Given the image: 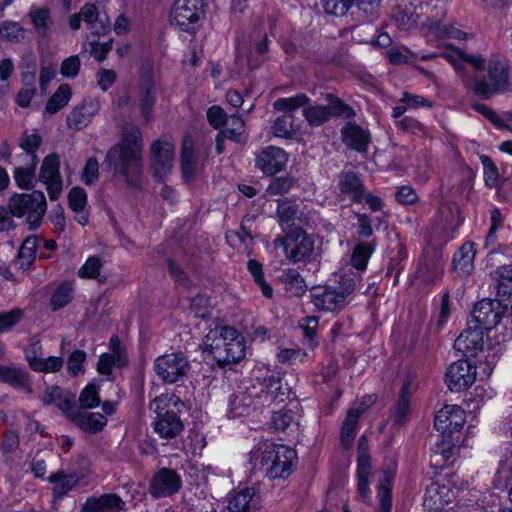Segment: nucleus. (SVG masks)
<instances>
[{"instance_id":"obj_1","label":"nucleus","mask_w":512,"mask_h":512,"mask_svg":"<svg viewBox=\"0 0 512 512\" xmlns=\"http://www.w3.org/2000/svg\"><path fill=\"white\" fill-rule=\"evenodd\" d=\"M440 56L449 61L460 74L466 89L482 99L488 100L497 93H504L510 86L509 64L503 57L494 55L487 64L488 80L483 77H469L464 71L463 63L470 64L475 70L484 68L485 59L477 54H468L461 49H453Z\"/></svg>"},{"instance_id":"obj_2","label":"nucleus","mask_w":512,"mask_h":512,"mask_svg":"<svg viewBox=\"0 0 512 512\" xmlns=\"http://www.w3.org/2000/svg\"><path fill=\"white\" fill-rule=\"evenodd\" d=\"M143 140L140 128L127 123L120 141L106 153L103 166L120 175L130 187H138L143 175Z\"/></svg>"},{"instance_id":"obj_3","label":"nucleus","mask_w":512,"mask_h":512,"mask_svg":"<svg viewBox=\"0 0 512 512\" xmlns=\"http://www.w3.org/2000/svg\"><path fill=\"white\" fill-rule=\"evenodd\" d=\"M178 404L183 405L178 397L170 394H161L150 402V410L156 413L153 429L163 439H173L183 431L180 417L170 409Z\"/></svg>"},{"instance_id":"obj_4","label":"nucleus","mask_w":512,"mask_h":512,"mask_svg":"<svg viewBox=\"0 0 512 512\" xmlns=\"http://www.w3.org/2000/svg\"><path fill=\"white\" fill-rule=\"evenodd\" d=\"M296 459L295 450L284 445L272 444L261 454V469L271 480L286 479L292 474Z\"/></svg>"},{"instance_id":"obj_5","label":"nucleus","mask_w":512,"mask_h":512,"mask_svg":"<svg viewBox=\"0 0 512 512\" xmlns=\"http://www.w3.org/2000/svg\"><path fill=\"white\" fill-rule=\"evenodd\" d=\"M465 419V412L458 405H445L436 413L434 427L442 434L443 438L441 443L437 444L436 452L441 454L444 460H448L452 456L450 435L463 427Z\"/></svg>"},{"instance_id":"obj_6","label":"nucleus","mask_w":512,"mask_h":512,"mask_svg":"<svg viewBox=\"0 0 512 512\" xmlns=\"http://www.w3.org/2000/svg\"><path fill=\"white\" fill-rule=\"evenodd\" d=\"M8 209L15 217H25L30 229H36L46 213V198L41 191L14 194L9 199Z\"/></svg>"},{"instance_id":"obj_7","label":"nucleus","mask_w":512,"mask_h":512,"mask_svg":"<svg viewBox=\"0 0 512 512\" xmlns=\"http://www.w3.org/2000/svg\"><path fill=\"white\" fill-rule=\"evenodd\" d=\"M276 248L282 247L285 257L292 263H306L315 255V241L304 229H294L274 239Z\"/></svg>"},{"instance_id":"obj_8","label":"nucleus","mask_w":512,"mask_h":512,"mask_svg":"<svg viewBox=\"0 0 512 512\" xmlns=\"http://www.w3.org/2000/svg\"><path fill=\"white\" fill-rule=\"evenodd\" d=\"M205 15L203 0H175L170 11V21L180 30L194 33Z\"/></svg>"},{"instance_id":"obj_9","label":"nucleus","mask_w":512,"mask_h":512,"mask_svg":"<svg viewBox=\"0 0 512 512\" xmlns=\"http://www.w3.org/2000/svg\"><path fill=\"white\" fill-rule=\"evenodd\" d=\"M154 369L163 382L172 384L187 374L190 364L183 353L172 352L156 358Z\"/></svg>"},{"instance_id":"obj_10","label":"nucleus","mask_w":512,"mask_h":512,"mask_svg":"<svg viewBox=\"0 0 512 512\" xmlns=\"http://www.w3.org/2000/svg\"><path fill=\"white\" fill-rule=\"evenodd\" d=\"M504 301L496 299H483L475 304L472 311L473 320L485 330L495 328L502 318V316L510 310V307L504 306Z\"/></svg>"},{"instance_id":"obj_11","label":"nucleus","mask_w":512,"mask_h":512,"mask_svg":"<svg viewBox=\"0 0 512 512\" xmlns=\"http://www.w3.org/2000/svg\"><path fill=\"white\" fill-rule=\"evenodd\" d=\"M174 144L167 140H156L151 144V168L158 180L167 176L174 163Z\"/></svg>"},{"instance_id":"obj_12","label":"nucleus","mask_w":512,"mask_h":512,"mask_svg":"<svg viewBox=\"0 0 512 512\" xmlns=\"http://www.w3.org/2000/svg\"><path fill=\"white\" fill-rule=\"evenodd\" d=\"M276 216L285 234L294 229H303L308 224V218L299 205L288 198L277 201Z\"/></svg>"},{"instance_id":"obj_13","label":"nucleus","mask_w":512,"mask_h":512,"mask_svg":"<svg viewBox=\"0 0 512 512\" xmlns=\"http://www.w3.org/2000/svg\"><path fill=\"white\" fill-rule=\"evenodd\" d=\"M39 180L46 185L51 200H57L63 189L60 175V157L56 154L47 155L41 164Z\"/></svg>"},{"instance_id":"obj_14","label":"nucleus","mask_w":512,"mask_h":512,"mask_svg":"<svg viewBox=\"0 0 512 512\" xmlns=\"http://www.w3.org/2000/svg\"><path fill=\"white\" fill-rule=\"evenodd\" d=\"M181 486V477L175 470L161 468L149 482V493L154 498L169 497L177 493Z\"/></svg>"},{"instance_id":"obj_15","label":"nucleus","mask_w":512,"mask_h":512,"mask_svg":"<svg viewBox=\"0 0 512 512\" xmlns=\"http://www.w3.org/2000/svg\"><path fill=\"white\" fill-rule=\"evenodd\" d=\"M476 367L468 360L452 363L446 372V383L451 391L460 392L469 388L476 380Z\"/></svg>"},{"instance_id":"obj_16","label":"nucleus","mask_w":512,"mask_h":512,"mask_svg":"<svg viewBox=\"0 0 512 512\" xmlns=\"http://www.w3.org/2000/svg\"><path fill=\"white\" fill-rule=\"evenodd\" d=\"M137 95L141 115L144 118L145 123L148 124L152 120L156 104V87L153 80V74L150 70L141 72Z\"/></svg>"},{"instance_id":"obj_17","label":"nucleus","mask_w":512,"mask_h":512,"mask_svg":"<svg viewBox=\"0 0 512 512\" xmlns=\"http://www.w3.org/2000/svg\"><path fill=\"white\" fill-rule=\"evenodd\" d=\"M201 151L196 149L191 136H185L181 148V174L185 182L194 181L197 173L202 169L200 163Z\"/></svg>"},{"instance_id":"obj_18","label":"nucleus","mask_w":512,"mask_h":512,"mask_svg":"<svg viewBox=\"0 0 512 512\" xmlns=\"http://www.w3.org/2000/svg\"><path fill=\"white\" fill-rule=\"evenodd\" d=\"M310 300L315 308L320 311L336 312L346 306L343 295H339L337 288L334 286L314 287L310 292Z\"/></svg>"},{"instance_id":"obj_19","label":"nucleus","mask_w":512,"mask_h":512,"mask_svg":"<svg viewBox=\"0 0 512 512\" xmlns=\"http://www.w3.org/2000/svg\"><path fill=\"white\" fill-rule=\"evenodd\" d=\"M371 474V459L368 453V440L361 436L358 441L357 478L358 493L361 499L366 502L369 499V476Z\"/></svg>"},{"instance_id":"obj_20","label":"nucleus","mask_w":512,"mask_h":512,"mask_svg":"<svg viewBox=\"0 0 512 512\" xmlns=\"http://www.w3.org/2000/svg\"><path fill=\"white\" fill-rule=\"evenodd\" d=\"M454 499V493L446 485L432 482L427 486L423 505L429 512H448L445 506Z\"/></svg>"},{"instance_id":"obj_21","label":"nucleus","mask_w":512,"mask_h":512,"mask_svg":"<svg viewBox=\"0 0 512 512\" xmlns=\"http://www.w3.org/2000/svg\"><path fill=\"white\" fill-rule=\"evenodd\" d=\"M287 154L281 148L269 146L256 156V166L267 175H274L284 169Z\"/></svg>"},{"instance_id":"obj_22","label":"nucleus","mask_w":512,"mask_h":512,"mask_svg":"<svg viewBox=\"0 0 512 512\" xmlns=\"http://www.w3.org/2000/svg\"><path fill=\"white\" fill-rule=\"evenodd\" d=\"M225 335L228 340L224 354L218 353V364L225 366L236 363L245 356L244 338L233 327L225 326Z\"/></svg>"},{"instance_id":"obj_23","label":"nucleus","mask_w":512,"mask_h":512,"mask_svg":"<svg viewBox=\"0 0 512 512\" xmlns=\"http://www.w3.org/2000/svg\"><path fill=\"white\" fill-rule=\"evenodd\" d=\"M484 346V333L481 327L467 328L455 340L454 348L464 355L476 356Z\"/></svg>"},{"instance_id":"obj_24","label":"nucleus","mask_w":512,"mask_h":512,"mask_svg":"<svg viewBox=\"0 0 512 512\" xmlns=\"http://www.w3.org/2000/svg\"><path fill=\"white\" fill-rule=\"evenodd\" d=\"M343 143L359 153H367L371 140L370 132L356 123L348 122L341 129Z\"/></svg>"},{"instance_id":"obj_25","label":"nucleus","mask_w":512,"mask_h":512,"mask_svg":"<svg viewBox=\"0 0 512 512\" xmlns=\"http://www.w3.org/2000/svg\"><path fill=\"white\" fill-rule=\"evenodd\" d=\"M125 502L115 493L103 494L99 497H89L82 505L81 512H120L125 508Z\"/></svg>"},{"instance_id":"obj_26","label":"nucleus","mask_w":512,"mask_h":512,"mask_svg":"<svg viewBox=\"0 0 512 512\" xmlns=\"http://www.w3.org/2000/svg\"><path fill=\"white\" fill-rule=\"evenodd\" d=\"M99 111V102L94 99L84 100L76 106L67 116L70 128L80 130L86 127Z\"/></svg>"},{"instance_id":"obj_27","label":"nucleus","mask_w":512,"mask_h":512,"mask_svg":"<svg viewBox=\"0 0 512 512\" xmlns=\"http://www.w3.org/2000/svg\"><path fill=\"white\" fill-rule=\"evenodd\" d=\"M493 279L497 283L496 297L504 301V306L510 307L512 313V264L503 265L493 273Z\"/></svg>"},{"instance_id":"obj_28","label":"nucleus","mask_w":512,"mask_h":512,"mask_svg":"<svg viewBox=\"0 0 512 512\" xmlns=\"http://www.w3.org/2000/svg\"><path fill=\"white\" fill-rule=\"evenodd\" d=\"M80 16L89 29L98 35H105L110 30L108 16H100L95 4L86 3L80 10Z\"/></svg>"},{"instance_id":"obj_29","label":"nucleus","mask_w":512,"mask_h":512,"mask_svg":"<svg viewBox=\"0 0 512 512\" xmlns=\"http://www.w3.org/2000/svg\"><path fill=\"white\" fill-rule=\"evenodd\" d=\"M73 423L80 429L89 433L100 432L107 424V418L101 413L82 410L73 414Z\"/></svg>"},{"instance_id":"obj_30","label":"nucleus","mask_w":512,"mask_h":512,"mask_svg":"<svg viewBox=\"0 0 512 512\" xmlns=\"http://www.w3.org/2000/svg\"><path fill=\"white\" fill-rule=\"evenodd\" d=\"M339 189L348 194L356 202L364 200V185L355 172H342L339 178Z\"/></svg>"},{"instance_id":"obj_31","label":"nucleus","mask_w":512,"mask_h":512,"mask_svg":"<svg viewBox=\"0 0 512 512\" xmlns=\"http://www.w3.org/2000/svg\"><path fill=\"white\" fill-rule=\"evenodd\" d=\"M0 380L16 389L31 392L29 375L21 368L0 365Z\"/></svg>"},{"instance_id":"obj_32","label":"nucleus","mask_w":512,"mask_h":512,"mask_svg":"<svg viewBox=\"0 0 512 512\" xmlns=\"http://www.w3.org/2000/svg\"><path fill=\"white\" fill-rule=\"evenodd\" d=\"M226 344H228V340L225 335V326H223L210 331L204 337L202 346L204 351L212 354L214 359L218 362V353H225Z\"/></svg>"},{"instance_id":"obj_33","label":"nucleus","mask_w":512,"mask_h":512,"mask_svg":"<svg viewBox=\"0 0 512 512\" xmlns=\"http://www.w3.org/2000/svg\"><path fill=\"white\" fill-rule=\"evenodd\" d=\"M48 481L53 484V494L55 498H62L71 491L79 482L76 474H65L63 471L52 473Z\"/></svg>"},{"instance_id":"obj_34","label":"nucleus","mask_w":512,"mask_h":512,"mask_svg":"<svg viewBox=\"0 0 512 512\" xmlns=\"http://www.w3.org/2000/svg\"><path fill=\"white\" fill-rule=\"evenodd\" d=\"M279 279L284 284L286 292L291 296H302L306 292L305 280L295 269L283 270Z\"/></svg>"},{"instance_id":"obj_35","label":"nucleus","mask_w":512,"mask_h":512,"mask_svg":"<svg viewBox=\"0 0 512 512\" xmlns=\"http://www.w3.org/2000/svg\"><path fill=\"white\" fill-rule=\"evenodd\" d=\"M366 411V407L350 408L341 428V443L345 447H350L355 438V428L359 416Z\"/></svg>"},{"instance_id":"obj_36","label":"nucleus","mask_w":512,"mask_h":512,"mask_svg":"<svg viewBox=\"0 0 512 512\" xmlns=\"http://www.w3.org/2000/svg\"><path fill=\"white\" fill-rule=\"evenodd\" d=\"M255 495L253 488H244L238 491H234L231 494L228 503V509L230 512H251L254 508L252 499Z\"/></svg>"},{"instance_id":"obj_37","label":"nucleus","mask_w":512,"mask_h":512,"mask_svg":"<svg viewBox=\"0 0 512 512\" xmlns=\"http://www.w3.org/2000/svg\"><path fill=\"white\" fill-rule=\"evenodd\" d=\"M475 250L472 243H465L461 246L458 252L454 255L453 266L455 270H460L463 273H469L473 268L475 259Z\"/></svg>"},{"instance_id":"obj_38","label":"nucleus","mask_w":512,"mask_h":512,"mask_svg":"<svg viewBox=\"0 0 512 512\" xmlns=\"http://www.w3.org/2000/svg\"><path fill=\"white\" fill-rule=\"evenodd\" d=\"M310 103V98L300 93L293 97L279 98L273 103V108L278 112H284L285 114H292V112L300 107H305Z\"/></svg>"},{"instance_id":"obj_39","label":"nucleus","mask_w":512,"mask_h":512,"mask_svg":"<svg viewBox=\"0 0 512 512\" xmlns=\"http://www.w3.org/2000/svg\"><path fill=\"white\" fill-rule=\"evenodd\" d=\"M410 385L409 379H406L401 388V394L396 404L395 413L393 415V421L396 424H402L410 410Z\"/></svg>"},{"instance_id":"obj_40","label":"nucleus","mask_w":512,"mask_h":512,"mask_svg":"<svg viewBox=\"0 0 512 512\" xmlns=\"http://www.w3.org/2000/svg\"><path fill=\"white\" fill-rule=\"evenodd\" d=\"M29 17L36 33L42 37L46 36L52 23L50 11L47 8L33 7L29 12Z\"/></svg>"},{"instance_id":"obj_41","label":"nucleus","mask_w":512,"mask_h":512,"mask_svg":"<svg viewBox=\"0 0 512 512\" xmlns=\"http://www.w3.org/2000/svg\"><path fill=\"white\" fill-rule=\"evenodd\" d=\"M71 98V89L68 84H62L48 100L45 111L49 114H55L61 108L66 106Z\"/></svg>"},{"instance_id":"obj_42","label":"nucleus","mask_w":512,"mask_h":512,"mask_svg":"<svg viewBox=\"0 0 512 512\" xmlns=\"http://www.w3.org/2000/svg\"><path fill=\"white\" fill-rule=\"evenodd\" d=\"M329 111L326 105H306L303 116L310 126L318 127L329 120Z\"/></svg>"},{"instance_id":"obj_43","label":"nucleus","mask_w":512,"mask_h":512,"mask_svg":"<svg viewBox=\"0 0 512 512\" xmlns=\"http://www.w3.org/2000/svg\"><path fill=\"white\" fill-rule=\"evenodd\" d=\"M374 250L371 243L362 242L357 244L351 255V264L357 270L362 271L366 268L368 260Z\"/></svg>"},{"instance_id":"obj_44","label":"nucleus","mask_w":512,"mask_h":512,"mask_svg":"<svg viewBox=\"0 0 512 512\" xmlns=\"http://www.w3.org/2000/svg\"><path fill=\"white\" fill-rule=\"evenodd\" d=\"M0 37L7 41L20 43L26 39V30L14 21L0 23Z\"/></svg>"},{"instance_id":"obj_45","label":"nucleus","mask_w":512,"mask_h":512,"mask_svg":"<svg viewBox=\"0 0 512 512\" xmlns=\"http://www.w3.org/2000/svg\"><path fill=\"white\" fill-rule=\"evenodd\" d=\"M73 287L70 283L60 284L50 299V306L53 311H57L66 306L72 300Z\"/></svg>"},{"instance_id":"obj_46","label":"nucleus","mask_w":512,"mask_h":512,"mask_svg":"<svg viewBox=\"0 0 512 512\" xmlns=\"http://www.w3.org/2000/svg\"><path fill=\"white\" fill-rule=\"evenodd\" d=\"M329 104L326 105L328 108L329 113V119L332 116H339L343 117L345 119H351L355 116V111L352 107L345 104L342 100L339 98L333 96L332 94H328L327 96Z\"/></svg>"},{"instance_id":"obj_47","label":"nucleus","mask_w":512,"mask_h":512,"mask_svg":"<svg viewBox=\"0 0 512 512\" xmlns=\"http://www.w3.org/2000/svg\"><path fill=\"white\" fill-rule=\"evenodd\" d=\"M101 267L102 262L99 257H90L87 259L85 264L79 269L78 275L81 278H94L97 279L99 283H105L107 278L105 276H101L99 273Z\"/></svg>"},{"instance_id":"obj_48","label":"nucleus","mask_w":512,"mask_h":512,"mask_svg":"<svg viewBox=\"0 0 512 512\" xmlns=\"http://www.w3.org/2000/svg\"><path fill=\"white\" fill-rule=\"evenodd\" d=\"M261 387V392L264 393L265 400L269 402L276 401L279 396H284L285 394L281 391L280 379L274 375L265 377L261 383Z\"/></svg>"},{"instance_id":"obj_49","label":"nucleus","mask_w":512,"mask_h":512,"mask_svg":"<svg viewBox=\"0 0 512 512\" xmlns=\"http://www.w3.org/2000/svg\"><path fill=\"white\" fill-rule=\"evenodd\" d=\"M247 267L255 282L260 286L263 295L267 298H271L273 296V289L264 280L262 265L258 261L251 259L248 261Z\"/></svg>"},{"instance_id":"obj_50","label":"nucleus","mask_w":512,"mask_h":512,"mask_svg":"<svg viewBox=\"0 0 512 512\" xmlns=\"http://www.w3.org/2000/svg\"><path fill=\"white\" fill-rule=\"evenodd\" d=\"M124 361L118 354L103 353L100 355L97 363V371L101 375L110 377L112 374V367H121Z\"/></svg>"},{"instance_id":"obj_51","label":"nucleus","mask_w":512,"mask_h":512,"mask_svg":"<svg viewBox=\"0 0 512 512\" xmlns=\"http://www.w3.org/2000/svg\"><path fill=\"white\" fill-rule=\"evenodd\" d=\"M36 176V167L14 169L13 177L17 186L21 189L29 190L34 187Z\"/></svg>"},{"instance_id":"obj_52","label":"nucleus","mask_w":512,"mask_h":512,"mask_svg":"<svg viewBox=\"0 0 512 512\" xmlns=\"http://www.w3.org/2000/svg\"><path fill=\"white\" fill-rule=\"evenodd\" d=\"M475 110L487 118L497 129L512 132V126L503 122V114L499 115L493 109L486 105L477 104L474 106Z\"/></svg>"},{"instance_id":"obj_53","label":"nucleus","mask_w":512,"mask_h":512,"mask_svg":"<svg viewBox=\"0 0 512 512\" xmlns=\"http://www.w3.org/2000/svg\"><path fill=\"white\" fill-rule=\"evenodd\" d=\"M79 403L82 410L94 408L100 404V397L97 387L93 384L87 385L80 393Z\"/></svg>"},{"instance_id":"obj_54","label":"nucleus","mask_w":512,"mask_h":512,"mask_svg":"<svg viewBox=\"0 0 512 512\" xmlns=\"http://www.w3.org/2000/svg\"><path fill=\"white\" fill-rule=\"evenodd\" d=\"M352 5L353 0H322L324 11L336 17L346 15Z\"/></svg>"},{"instance_id":"obj_55","label":"nucleus","mask_w":512,"mask_h":512,"mask_svg":"<svg viewBox=\"0 0 512 512\" xmlns=\"http://www.w3.org/2000/svg\"><path fill=\"white\" fill-rule=\"evenodd\" d=\"M24 316L22 309L15 308L8 312L0 313V334L11 330Z\"/></svg>"},{"instance_id":"obj_56","label":"nucleus","mask_w":512,"mask_h":512,"mask_svg":"<svg viewBox=\"0 0 512 512\" xmlns=\"http://www.w3.org/2000/svg\"><path fill=\"white\" fill-rule=\"evenodd\" d=\"M294 116L292 114H284L278 117L272 127L273 133L277 137H290L293 131Z\"/></svg>"},{"instance_id":"obj_57","label":"nucleus","mask_w":512,"mask_h":512,"mask_svg":"<svg viewBox=\"0 0 512 512\" xmlns=\"http://www.w3.org/2000/svg\"><path fill=\"white\" fill-rule=\"evenodd\" d=\"M480 161L484 168L485 184L490 188L495 187L499 178L497 166L494 164L492 159L487 155H481Z\"/></svg>"},{"instance_id":"obj_58","label":"nucleus","mask_w":512,"mask_h":512,"mask_svg":"<svg viewBox=\"0 0 512 512\" xmlns=\"http://www.w3.org/2000/svg\"><path fill=\"white\" fill-rule=\"evenodd\" d=\"M99 177V163L96 157H90L81 173L82 182L87 185H93Z\"/></svg>"},{"instance_id":"obj_59","label":"nucleus","mask_w":512,"mask_h":512,"mask_svg":"<svg viewBox=\"0 0 512 512\" xmlns=\"http://www.w3.org/2000/svg\"><path fill=\"white\" fill-rule=\"evenodd\" d=\"M272 422L277 430L286 431L290 426L296 425L295 414L292 410H280L273 414Z\"/></svg>"},{"instance_id":"obj_60","label":"nucleus","mask_w":512,"mask_h":512,"mask_svg":"<svg viewBox=\"0 0 512 512\" xmlns=\"http://www.w3.org/2000/svg\"><path fill=\"white\" fill-rule=\"evenodd\" d=\"M378 498L379 512H391V488L389 479L387 477L378 485Z\"/></svg>"},{"instance_id":"obj_61","label":"nucleus","mask_w":512,"mask_h":512,"mask_svg":"<svg viewBox=\"0 0 512 512\" xmlns=\"http://www.w3.org/2000/svg\"><path fill=\"white\" fill-rule=\"evenodd\" d=\"M69 207L74 211L78 212L84 210L87 204V194L81 187H74L68 194Z\"/></svg>"},{"instance_id":"obj_62","label":"nucleus","mask_w":512,"mask_h":512,"mask_svg":"<svg viewBox=\"0 0 512 512\" xmlns=\"http://www.w3.org/2000/svg\"><path fill=\"white\" fill-rule=\"evenodd\" d=\"M42 142V137L38 133L28 134L24 132L19 138V147L22 151L36 154Z\"/></svg>"},{"instance_id":"obj_63","label":"nucleus","mask_w":512,"mask_h":512,"mask_svg":"<svg viewBox=\"0 0 512 512\" xmlns=\"http://www.w3.org/2000/svg\"><path fill=\"white\" fill-rule=\"evenodd\" d=\"M86 361V353L82 350H75L67 361V370L72 376L84 372L83 363Z\"/></svg>"},{"instance_id":"obj_64","label":"nucleus","mask_w":512,"mask_h":512,"mask_svg":"<svg viewBox=\"0 0 512 512\" xmlns=\"http://www.w3.org/2000/svg\"><path fill=\"white\" fill-rule=\"evenodd\" d=\"M38 161L39 159L37 154L22 151L14 156L13 160L10 161V164L14 166V169H18V167L25 169L37 167Z\"/></svg>"}]
</instances>
